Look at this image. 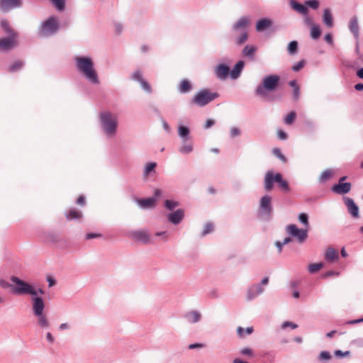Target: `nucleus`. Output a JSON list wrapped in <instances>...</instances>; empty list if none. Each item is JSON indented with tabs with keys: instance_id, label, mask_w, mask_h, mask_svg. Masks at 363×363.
Wrapping results in <instances>:
<instances>
[{
	"instance_id": "55",
	"label": "nucleus",
	"mask_w": 363,
	"mask_h": 363,
	"mask_svg": "<svg viewBox=\"0 0 363 363\" xmlns=\"http://www.w3.org/2000/svg\"><path fill=\"white\" fill-rule=\"evenodd\" d=\"M240 354L242 355L252 356L253 351L250 348H243L240 350Z\"/></svg>"
},
{
	"instance_id": "5",
	"label": "nucleus",
	"mask_w": 363,
	"mask_h": 363,
	"mask_svg": "<svg viewBox=\"0 0 363 363\" xmlns=\"http://www.w3.org/2000/svg\"><path fill=\"white\" fill-rule=\"evenodd\" d=\"M11 281L16 285L12 287V292L16 294L37 295V291L28 283L16 277H11Z\"/></svg>"
},
{
	"instance_id": "18",
	"label": "nucleus",
	"mask_w": 363,
	"mask_h": 363,
	"mask_svg": "<svg viewBox=\"0 0 363 363\" xmlns=\"http://www.w3.org/2000/svg\"><path fill=\"white\" fill-rule=\"evenodd\" d=\"M244 65L245 63L242 60L237 62L234 68L230 72V75L232 79H237L239 77L242 69L244 67Z\"/></svg>"
},
{
	"instance_id": "31",
	"label": "nucleus",
	"mask_w": 363,
	"mask_h": 363,
	"mask_svg": "<svg viewBox=\"0 0 363 363\" xmlns=\"http://www.w3.org/2000/svg\"><path fill=\"white\" fill-rule=\"evenodd\" d=\"M23 66V62L21 60H16L9 67V72H15L20 70Z\"/></svg>"
},
{
	"instance_id": "64",
	"label": "nucleus",
	"mask_w": 363,
	"mask_h": 363,
	"mask_svg": "<svg viewBox=\"0 0 363 363\" xmlns=\"http://www.w3.org/2000/svg\"><path fill=\"white\" fill-rule=\"evenodd\" d=\"M325 40L327 43L329 44H331L333 43V37L332 35L330 33H328L325 35Z\"/></svg>"
},
{
	"instance_id": "51",
	"label": "nucleus",
	"mask_w": 363,
	"mask_h": 363,
	"mask_svg": "<svg viewBox=\"0 0 363 363\" xmlns=\"http://www.w3.org/2000/svg\"><path fill=\"white\" fill-rule=\"evenodd\" d=\"M133 79L134 80L138 81L140 83L144 80L143 79L142 73L140 71H135L133 74Z\"/></svg>"
},
{
	"instance_id": "58",
	"label": "nucleus",
	"mask_w": 363,
	"mask_h": 363,
	"mask_svg": "<svg viewBox=\"0 0 363 363\" xmlns=\"http://www.w3.org/2000/svg\"><path fill=\"white\" fill-rule=\"evenodd\" d=\"M286 327H291L292 329H295L298 328V325L294 323L286 321L283 323L282 328H285Z\"/></svg>"
},
{
	"instance_id": "29",
	"label": "nucleus",
	"mask_w": 363,
	"mask_h": 363,
	"mask_svg": "<svg viewBox=\"0 0 363 363\" xmlns=\"http://www.w3.org/2000/svg\"><path fill=\"white\" fill-rule=\"evenodd\" d=\"M349 28L350 31L355 35H357L359 32V25L357 17H352L350 21Z\"/></svg>"
},
{
	"instance_id": "25",
	"label": "nucleus",
	"mask_w": 363,
	"mask_h": 363,
	"mask_svg": "<svg viewBox=\"0 0 363 363\" xmlns=\"http://www.w3.org/2000/svg\"><path fill=\"white\" fill-rule=\"evenodd\" d=\"M1 26L4 30V31L9 35L14 37H17V33L13 30L11 27L9 22L7 20H2L1 21Z\"/></svg>"
},
{
	"instance_id": "41",
	"label": "nucleus",
	"mask_w": 363,
	"mask_h": 363,
	"mask_svg": "<svg viewBox=\"0 0 363 363\" xmlns=\"http://www.w3.org/2000/svg\"><path fill=\"white\" fill-rule=\"evenodd\" d=\"M298 49V43L296 41H291L288 45V51L290 54L293 55L296 52Z\"/></svg>"
},
{
	"instance_id": "10",
	"label": "nucleus",
	"mask_w": 363,
	"mask_h": 363,
	"mask_svg": "<svg viewBox=\"0 0 363 363\" xmlns=\"http://www.w3.org/2000/svg\"><path fill=\"white\" fill-rule=\"evenodd\" d=\"M345 204L347 208L348 212L351 214V216L354 218H359V207L354 203L353 199L345 197L344 198Z\"/></svg>"
},
{
	"instance_id": "44",
	"label": "nucleus",
	"mask_w": 363,
	"mask_h": 363,
	"mask_svg": "<svg viewBox=\"0 0 363 363\" xmlns=\"http://www.w3.org/2000/svg\"><path fill=\"white\" fill-rule=\"evenodd\" d=\"M192 150H193L192 144L185 143L181 147L179 151L182 153L187 154V153L191 152L192 151Z\"/></svg>"
},
{
	"instance_id": "23",
	"label": "nucleus",
	"mask_w": 363,
	"mask_h": 363,
	"mask_svg": "<svg viewBox=\"0 0 363 363\" xmlns=\"http://www.w3.org/2000/svg\"><path fill=\"white\" fill-rule=\"evenodd\" d=\"M260 207L267 212L272 211L271 197L269 196H264L261 199Z\"/></svg>"
},
{
	"instance_id": "50",
	"label": "nucleus",
	"mask_w": 363,
	"mask_h": 363,
	"mask_svg": "<svg viewBox=\"0 0 363 363\" xmlns=\"http://www.w3.org/2000/svg\"><path fill=\"white\" fill-rule=\"evenodd\" d=\"M156 167L155 162H151L147 164V165L145 167V174L147 175L150 172H152Z\"/></svg>"
},
{
	"instance_id": "15",
	"label": "nucleus",
	"mask_w": 363,
	"mask_h": 363,
	"mask_svg": "<svg viewBox=\"0 0 363 363\" xmlns=\"http://www.w3.org/2000/svg\"><path fill=\"white\" fill-rule=\"evenodd\" d=\"M339 258L338 252L333 247H328L325 254V259L328 262L333 263Z\"/></svg>"
},
{
	"instance_id": "12",
	"label": "nucleus",
	"mask_w": 363,
	"mask_h": 363,
	"mask_svg": "<svg viewBox=\"0 0 363 363\" xmlns=\"http://www.w3.org/2000/svg\"><path fill=\"white\" fill-rule=\"evenodd\" d=\"M352 184L350 182L338 183L332 187V191L337 194H345L351 190Z\"/></svg>"
},
{
	"instance_id": "30",
	"label": "nucleus",
	"mask_w": 363,
	"mask_h": 363,
	"mask_svg": "<svg viewBox=\"0 0 363 363\" xmlns=\"http://www.w3.org/2000/svg\"><path fill=\"white\" fill-rule=\"evenodd\" d=\"M254 328L253 327H247L246 329H244L242 327L237 328V333L239 337L244 338L245 334L250 335L253 333Z\"/></svg>"
},
{
	"instance_id": "13",
	"label": "nucleus",
	"mask_w": 363,
	"mask_h": 363,
	"mask_svg": "<svg viewBox=\"0 0 363 363\" xmlns=\"http://www.w3.org/2000/svg\"><path fill=\"white\" fill-rule=\"evenodd\" d=\"M45 303L42 298L34 297L33 298V310L35 315L43 313Z\"/></svg>"
},
{
	"instance_id": "63",
	"label": "nucleus",
	"mask_w": 363,
	"mask_h": 363,
	"mask_svg": "<svg viewBox=\"0 0 363 363\" xmlns=\"http://www.w3.org/2000/svg\"><path fill=\"white\" fill-rule=\"evenodd\" d=\"M230 134L233 137L237 136L240 134V130L237 128H233L230 130Z\"/></svg>"
},
{
	"instance_id": "21",
	"label": "nucleus",
	"mask_w": 363,
	"mask_h": 363,
	"mask_svg": "<svg viewBox=\"0 0 363 363\" xmlns=\"http://www.w3.org/2000/svg\"><path fill=\"white\" fill-rule=\"evenodd\" d=\"M323 23L328 27L331 28L333 26V18L330 11L328 9H325L323 11Z\"/></svg>"
},
{
	"instance_id": "27",
	"label": "nucleus",
	"mask_w": 363,
	"mask_h": 363,
	"mask_svg": "<svg viewBox=\"0 0 363 363\" xmlns=\"http://www.w3.org/2000/svg\"><path fill=\"white\" fill-rule=\"evenodd\" d=\"M65 215L67 219L69 220L73 219H80L82 216V213L74 208L69 209Z\"/></svg>"
},
{
	"instance_id": "53",
	"label": "nucleus",
	"mask_w": 363,
	"mask_h": 363,
	"mask_svg": "<svg viewBox=\"0 0 363 363\" xmlns=\"http://www.w3.org/2000/svg\"><path fill=\"white\" fill-rule=\"evenodd\" d=\"M304 16V23L306 25L310 26L311 28L313 27V26H315V24L313 23V20L311 17L308 16L307 14Z\"/></svg>"
},
{
	"instance_id": "36",
	"label": "nucleus",
	"mask_w": 363,
	"mask_h": 363,
	"mask_svg": "<svg viewBox=\"0 0 363 363\" xmlns=\"http://www.w3.org/2000/svg\"><path fill=\"white\" fill-rule=\"evenodd\" d=\"M35 316L38 317V322L40 326L42 328H48L49 326V322L43 313H41L40 315H36Z\"/></svg>"
},
{
	"instance_id": "20",
	"label": "nucleus",
	"mask_w": 363,
	"mask_h": 363,
	"mask_svg": "<svg viewBox=\"0 0 363 363\" xmlns=\"http://www.w3.org/2000/svg\"><path fill=\"white\" fill-rule=\"evenodd\" d=\"M272 25L271 20L268 18H262L257 21L256 25V30L258 32L263 31L266 28L270 27Z\"/></svg>"
},
{
	"instance_id": "62",
	"label": "nucleus",
	"mask_w": 363,
	"mask_h": 363,
	"mask_svg": "<svg viewBox=\"0 0 363 363\" xmlns=\"http://www.w3.org/2000/svg\"><path fill=\"white\" fill-rule=\"evenodd\" d=\"M77 203L79 205H84L85 203V198L83 196H79L77 199Z\"/></svg>"
},
{
	"instance_id": "3",
	"label": "nucleus",
	"mask_w": 363,
	"mask_h": 363,
	"mask_svg": "<svg viewBox=\"0 0 363 363\" xmlns=\"http://www.w3.org/2000/svg\"><path fill=\"white\" fill-rule=\"evenodd\" d=\"M277 183L280 188L285 192L290 191V188L288 182L283 179L282 174L280 173L274 174L272 171H268L264 176V186L267 191H270L273 189L274 183Z\"/></svg>"
},
{
	"instance_id": "34",
	"label": "nucleus",
	"mask_w": 363,
	"mask_h": 363,
	"mask_svg": "<svg viewBox=\"0 0 363 363\" xmlns=\"http://www.w3.org/2000/svg\"><path fill=\"white\" fill-rule=\"evenodd\" d=\"M55 8L59 11H63L65 9V0H49Z\"/></svg>"
},
{
	"instance_id": "24",
	"label": "nucleus",
	"mask_w": 363,
	"mask_h": 363,
	"mask_svg": "<svg viewBox=\"0 0 363 363\" xmlns=\"http://www.w3.org/2000/svg\"><path fill=\"white\" fill-rule=\"evenodd\" d=\"M249 23V18L247 17L243 16L236 22L233 28L235 30H238L242 28H246L248 26Z\"/></svg>"
},
{
	"instance_id": "1",
	"label": "nucleus",
	"mask_w": 363,
	"mask_h": 363,
	"mask_svg": "<svg viewBox=\"0 0 363 363\" xmlns=\"http://www.w3.org/2000/svg\"><path fill=\"white\" fill-rule=\"evenodd\" d=\"M279 82L280 77L277 74L264 77L255 90L256 95L264 100L273 101L274 98L271 94L278 89Z\"/></svg>"
},
{
	"instance_id": "46",
	"label": "nucleus",
	"mask_w": 363,
	"mask_h": 363,
	"mask_svg": "<svg viewBox=\"0 0 363 363\" xmlns=\"http://www.w3.org/2000/svg\"><path fill=\"white\" fill-rule=\"evenodd\" d=\"M178 133L180 137L185 138V137L188 136V135L189 133V130L187 127L179 126V130H178Z\"/></svg>"
},
{
	"instance_id": "35",
	"label": "nucleus",
	"mask_w": 363,
	"mask_h": 363,
	"mask_svg": "<svg viewBox=\"0 0 363 363\" xmlns=\"http://www.w3.org/2000/svg\"><path fill=\"white\" fill-rule=\"evenodd\" d=\"M289 84L294 89L293 95L294 100H298L300 95L299 86L295 80L290 81Z\"/></svg>"
},
{
	"instance_id": "6",
	"label": "nucleus",
	"mask_w": 363,
	"mask_h": 363,
	"mask_svg": "<svg viewBox=\"0 0 363 363\" xmlns=\"http://www.w3.org/2000/svg\"><path fill=\"white\" fill-rule=\"evenodd\" d=\"M58 22L55 17L51 16L42 24L38 35L41 38L50 36L58 30Z\"/></svg>"
},
{
	"instance_id": "38",
	"label": "nucleus",
	"mask_w": 363,
	"mask_h": 363,
	"mask_svg": "<svg viewBox=\"0 0 363 363\" xmlns=\"http://www.w3.org/2000/svg\"><path fill=\"white\" fill-rule=\"evenodd\" d=\"M333 175V172L330 169L325 170L322 172V174L320 176V181L321 182H326L327 180L330 179Z\"/></svg>"
},
{
	"instance_id": "17",
	"label": "nucleus",
	"mask_w": 363,
	"mask_h": 363,
	"mask_svg": "<svg viewBox=\"0 0 363 363\" xmlns=\"http://www.w3.org/2000/svg\"><path fill=\"white\" fill-rule=\"evenodd\" d=\"M133 237L135 240L144 243H147L149 241V235L147 233L143 230L133 232Z\"/></svg>"
},
{
	"instance_id": "11",
	"label": "nucleus",
	"mask_w": 363,
	"mask_h": 363,
	"mask_svg": "<svg viewBox=\"0 0 363 363\" xmlns=\"http://www.w3.org/2000/svg\"><path fill=\"white\" fill-rule=\"evenodd\" d=\"M21 5V0H0V9L3 11H8Z\"/></svg>"
},
{
	"instance_id": "49",
	"label": "nucleus",
	"mask_w": 363,
	"mask_h": 363,
	"mask_svg": "<svg viewBox=\"0 0 363 363\" xmlns=\"http://www.w3.org/2000/svg\"><path fill=\"white\" fill-rule=\"evenodd\" d=\"M298 219L300 222L304 224L306 226L308 225V215L305 213H302L299 215Z\"/></svg>"
},
{
	"instance_id": "33",
	"label": "nucleus",
	"mask_w": 363,
	"mask_h": 363,
	"mask_svg": "<svg viewBox=\"0 0 363 363\" xmlns=\"http://www.w3.org/2000/svg\"><path fill=\"white\" fill-rule=\"evenodd\" d=\"M191 89V85L188 80L184 79L181 82L180 85H179V91L181 93L189 92Z\"/></svg>"
},
{
	"instance_id": "57",
	"label": "nucleus",
	"mask_w": 363,
	"mask_h": 363,
	"mask_svg": "<svg viewBox=\"0 0 363 363\" xmlns=\"http://www.w3.org/2000/svg\"><path fill=\"white\" fill-rule=\"evenodd\" d=\"M335 354L337 357H347V356H350V351H346V352H342L341 350H335Z\"/></svg>"
},
{
	"instance_id": "54",
	"label": "nucleus",
	"mask_w": 363,
	"mask_h": 363,
	"mask_svg": "<svg viewBox=\"0 0 363 363\" xmlns=\"http://www.w3.org/2000/svg\"><path fill=\"white\" fill-rule=\"evenodd\" d=\"M330 358H331V355H330V352H327V351L321 352L320 355H319V359L320 360H322V359H330Z\"/></svg>"
},
{
	"instance_id": "19",
	"label": "nucleus",
	"mask_w": 363,
	"mask_h": 363,
	"mask_svg": "<svg viewBox=\"0 0 363 363\" xmlns=\"http://www.w3.org/2000/svg\"><path fill=\"white\" fill-rule=\"evenodd\" d=\"M291 7L294 10L298 12L301 14L306 15L308 14V10L306 7V5L301 4L296 1H291Z\"/></svg>"
},
{
	"instance_id": "43",
	"label": "nucleus",
	"mask_w": 363,
	"mask_h": 363,
	"mask_svg": "<svg viewBox=\"0 0 363 363\" xmlns=\"http://www.w3.org/2000/svg\"><path fill=\"white\" fill-rule=\"evenodd\" d=\"M273 154L281 160L283 162H286L287 160L286 157L282 154L281 151L279 148H274L272 150Z\"/></svg>"
},
{
	"instance_id": "39",
	"label": "nucleus",
	"mask_w": 363,
	"mask_h": 363,
	"mask_svg": "<svg viewBox=\"0 0 363 363\" xmlns=\"http://www.w3.org/2000/svg\"><path fill=\"white\" fill-rule=\"evenodd\" d=\"M296 116V113L295 111L290 112L284 118V123L286 125H291L294 123Z\"/></svg>"
},
{
	"instance_id": "32",
	"label": "nucleus",
	"mask_w": 363,
	"mask_h": 363,
	"mask_svg": "<svg viewBox=\"0 0 363 363\" xmlns=\"http://www.w3.org/2000/svg\"><path fill=\"white\" fill-rule=\"evenodd\" d=\"M256 51V48L252 45H246L243 50L242 54L244 56L250 57L252 59L254 57Z\"/></svg>"
},
{
	"instance_id": "61",
	"label": "nucleus",
	"mask_w": 363,
	"mask_h": 363,
	"mask_svg": "<svg viewBox=\"0 0 363 363\" xmlns=\"http://www.w3.org/2000/svg\"><path fill=\"white\" fill-rule=\"evenodd\" d=\"M215 123V121L213 120V119H208L206 121V123H205V125H204V128H211L212 125H213Z\"/></svg>"
},
{
	"instance_id": "7",
	"label": "nucleus",
	"mask_w": 363,
	"mask_h": 363,
	"mask_svg": "<svg viewBox=\"0 0 363 363\" xmlns=\"http://www.w3.org/2000/svg\"><path fill=\"white\" fill-rule=\"evenodd\" d=\"M218 97V94L211 93L208 90H201L193 98V102L199 106H203Z\"/></svg>"
},
{
	"instance_id": "16",
	"label": "nucleus",
	"mask_w": 363,
	"mask_h": 363,
	"mask_svg": "<svg viewBox=\"0 0 363 363\" xmlns=\"http://www.w3.org/2000/svg\"><path fill=\"white\" fill-rule=\"evenodd\" d=\"M183 218L184 211L182 209H178L175 212L170 213L168 216L169 220L174 224H178L180 223Z\"/></svg>"
},
{
	"instance_id": "60",
	"label": "nucleus",
	"mask_w": 363,
	"mask_h": 363,
	"mask_svg": "<svg viewBox=\"0 0 363 363\" xmlns=\"http://www.w3.org/2000/svg\"><path fill=\"white\" fill-rule=\"evenodd\" d=\"M101 236V234L90 233L86 234V239L89 240V239H92V238H100Z\"/></svg>"
},
{
	"instance_id": "40",
	"label": "nucleus",
	"mask_w": 363,
	"mask_h": 363,
	"mask_svg": "<svg viewBox=\"0 0 363 363\" xmlns=\"http://www.w3.org/2000/svg\"><path fill=\"white\" fill-rule=\"evenodd\" d=\"M323 267V264L322 263H315L311 264L308 267V271L310 273H315L319 271L320 269H322Z\"/></svg>"
},
{
	"instance_id": "52",
	"label": "nucleus",
	"mask_w": 363,
	"mask_h": 363,
	"mask_svg": "<svg viewBox=\"0 0 363 363\" xmlns=\"http://www.w3.org/2000/svg\"><path fill=\"white\" fill-rule=\"evenodd\" d=\"M304 65H305V61L301 60V61L298 62L297 64L294 65L292 67V69L294 72H298L303 67Z\"/></svg>"
},
{
	"instance_id": "47",
	"label": "nucleus",
	"mask_w": 363,
	"mask_h": 363,
	"mask_svg": "<svg viewBox=\"0 0 363 363\" xmlns=\"http://www.w3.org/2000/svg\"><path fill=\"white\" fill-rule=\"evenodd\" d=\"M305 4L306 6L317 9L319 6V1L318 0H308L305 2Z\"/></svg>"
},
{
	"instance_id": "37",
	"label": "nucleus",
	"mask_w": 363,
	"mask_h": 363,
	"mask_svg": "<svg viewBox=\"0 0 363 363\" xmlns=\"http://www.w3.org/2000/svg\"><path fill=\"white\" fill-rule=\"evenodd\" d=\"M321 34V30H320V28L319 27V26H313V27L311 28V37L314 39V40H316L318 39L320 35Z\"/></svg>"
},
{
	"instance_id": "26",
	"label": "nucleus",
	"mask_w": 363,
	"mask_h": 363,
	"mask_svg": "<svg viewBox=\"0 0 363 363\" xmlns=\"http://www.w3.org/2000/svg\"><path fill=\"white\" fill-rule=\"evenodd\" d=\"M185 317L189 323H196L201 319V315L199 312L193 311L186 314Z\"/></svg>"
},
{
	"instance_id": "59",
	"label": "nucleus",
	"mask_w": 363,
	"mask_h": 363,
	"mask_svg": "<svg viewBox=\"0 0 363 363\" xmlns=\"http://www.w3.org/2000/svg\"><path fill=\"white\" fill-rule=\"evenodd\" d=\"M277 135L280 140H286L287 138V134L284 130H278Z\"/></svg>"
},
{
	"instance_id": "48",
	"label": "nucleus",
	"mask_w": 363,
	"mask_h": 363,
	"mask_svg": "<svg viewBox=\"0 0 363 363\" xmlns=\"http://www.w3.org/2000/svg\"><path fill=\"white\" fill-rule=\"evenodd\" d=\"M213 230V225L211 223H206L203 228V230L202 233L203 235H206L208 233H210Z\"/></svg>"
},
{
	"instance_id": "56",
	"label": "nucleus",
	"mask_w": 363,
	"mask_h": 363,
	"mask_svg": "<svg viewBox=\"0 0 363 363\" xmlns=\"http://www.w3.org/2000/svg\"><path fill=\"white\" fill-rule=\"evenodd\" d=\"M140 85L145 91H146L148 93L151 92V86L147 82L143 80V82H140Z\"/></svg>"
},
{
	"instance_id": "22",
	"label": "nucleus",
	"mask_w": 363,
	"mask_h": 363,
	"mask_svg": "<svg viewBox=\"0 0 363 363\" xmlns=\"http://www.w3.org/2000/svg\"><path fill=\"white\" fill-rule=\"evenodd\" d=\"M156 199L155 198H148L139 199L138 204L143 208H152L155 205Z\"/></svg>"
},
{
	"instance_id": "28",
	"label": "nucleus",
	"mask_w": 363,
	"mask_h": 363,
	"mask_svg": "<svg viewBox=\"0 0 363 363\" xmlns=\"http://www.w3.org/2000/svg\"><path fill=\"white\" fill-rule=\"evenodd\" d=\"M264 289L259 285L253 286L249 291L248 298L252 299L255 296L262 294Z\"/></svg>"
},
{
	"instance_id": "2",
	"label": "nucleus",
	"mask_w": 363,
	"mask_h": 363,
	"mask_svg": "<svg viewBox=\"0 0 363 363\" xmlns=\"http://www.w3.org/2000/svg\"><path fill=\"white\" fill-rule=\"evenodd\" d=\"M75 62L77 69L82 72L88 80L94 84L99 83L98 75L94 68V62L91 58L77 57Z\"/></svg>"
},
{
	"instance_id": "42",
	"label": "nucleus",
	"mask_w": 363,
	"mask_h": 363,
	"mask_svg": "<svg viewBox=\"0 0 363 363\" xmlns=\"http://www.w3.org/2000/svg\"><path fill=\"white\" fill-rule=\"evenodd\" d=\"M179 205L177 201L172 200H166L164 202L165 207L169 210H173L174 208L179 206Z\"/></svg>"
},
{
	"instance_id": "14",
	"label": "nucleus",
	"mask_w": 363,
	"mask_h": 363,
	"mask_svg": "<svg viewBox=\"0 0 363 363\" xmlns=\"http://www.w3.org/2000/svg\"><path fill=\"white\" fill-rule=\"evenodd\" d=\"M216 77L220 79H225L230 74L229 67L223 64L218 65L215 69Z\"/></svg>"
},
{
	"instance_id": "45",
	"label": "nucleus",
	"mask_w": 363,
	"mask_h": 363,
	"mask_svg": "<svg viewBox=\"0 0 363 363\" xmlns=\"http://www.w3.org/2000/svg\"><path fill=\"white\" fill-rule=\"evenodd\" d=\"M248 38V34L246 31L242 32L240 35L237 38L236 43L238 45H242L243 44Z\"/></svg>"
},
{
	"instance_id": "8",
	"label": "nucleus",
	"mask_w": 363,
	"mask_h": 363,
	"mask_svg": "<svg viewBox=\"0 0 363 363\" xmlns=\"http://www.w3.org/2000/svg\"><path fill=\"white\" fill-rule=\"evenodd\" d=\"M286 230L289 235L296 238L298 241L301 243L303 242L308 236L307 230L299 229L294 224L287 225Z\"/></svg>"
},
{
	"instance_id": "9",
	"label": "nucleus",
	"mask_w": 363,
	"mask_h": 363,
	"mask_svg": "<svg viewBox=\"0 0 363 363\" xmlns=\"http://www.w3.org/2000/svg\"><path fill=\"white\" fill-rule=\"evenodd\" d=\"M17 37L9 35L0 39V51L9 50L17 45Z\"/></svg>"
},
{
	"instance_id": "4",
	"label": "nucleus",
	"mask_w": 363,
	"mask_h": 363,
	"mask_svg": "<svg viewBox=\"0 0 363 363\" xmlns=\"http://www.w3.org/2000/svg\"><path fill=\"white\" fill-rule=\"evenodd\" d=\"M104 131L107 135H115L118 125L117 118L110 112H104L100 115Z\"/></svg>"
}]
</instances>
